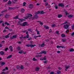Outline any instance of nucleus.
<instances>
[{
  "instance_id": "f257e3e1",
  "label": "nucleus",
  "mask_w": 74,
  "mask_h": 74,
  "mask_svg": "<svg viewBox=\"0 0 74 74\" xmlns=\"http://www.w3.org/2000/svg\"><path fill=\"white\" fill-rule=\"evenodd\" d=\"M19 20L20 21H18V23H19V25H20V24H21L22 23V22H23V21H26V20L25 19L23 18V19H21V18H20L19 19Z\"/></svg>"
},
{
  "instance_id": "f03ea898",
  "label": "nucleus",
  "mask_w": 74,
  "mask_h": 74,
  "mask_svg": "<svg viewBox=\"0 0 74 74\" xmlns=\"http://www.w3.org/2000/svg\"><path fill=\"white\" fill-rule=\"evenodd\" d=\"M27 22H24L23 23V25L22 24H20V25L22 26H29V25H27Z\"/></svg>"
},
{
  "instance_id": "7ed1b4c3",
  "label": "nucleus",
  "mask_w": 74,
  "mask_h": 74,
  "mask_svg": "<svg viewBox=\"0 0 74 74\" xmlns=\"http://www.w3.org/2000/svg\"><path fill=\"white\" fill-rule=\"evenodd\" d=\"M58 6L59 7H62V8L64 7V5L63 3H59Z\"/></svg>"
},
{
  "instance_id": "20e7f679",
  "label": "nucleus",
  "mask_w": 74,
  "mask_h": 74,
  "mask_svg": "<svg viewBox=\"0 0 74 74\" xmlns=\"http://www.w3.org/2000/svg\"><path fill=\"white\" fill-rule=\"evenodd\" d=\"M33 7H34V6L32 4H30L28 5V8L30 9H32Z\"/></svg>"
},
{
  "instance_id": "39448f33",
  "label": "nucleus",
  "mask_w": 74,
  "mask_h": 74,
  "mask_svg": "<svg viewBox=\"0 0 74 74\" xmlns=\"http://www.w3.org/2000/svg\"><path fill=\"white\" fill-rule=\"evenodd\" d=\"M26 34H27V35H26V36H24V38H29V34H28V32H26Z\"/></svg>"
},
{
  "instance_id": "423d86ee",
  "label": "nucleus",
  "mask_w": 74,
  "mask_h": 74,
  "mask_svg": "<svg viewBox=\"0 0 74 74\" xmlns=\"http://www.w3.org/2000/svg\"><path fill=\"white\" fill-rule=\"evenodd\" d=\"M45 12H44V11L43 10L39 11V14H45Z\"/></svg>"
},
{
  "instance_id": "0eeeda50",
  "label": "nucleus",
  "mask_w": 74,
  "mask_h": 74,
  "mask_svg": "<svg viewBox=\"0 0 74 74\" xmlns=\"http://www.w3.org/2000/svg\"><path fill=\"white\" fill-rule=\"evenodd\" d=\"M69 25L66 24L64 25V29H67L69 28Z\"/></svg>"
},
{
  "instance_id": "6e6552de",
  "label": "nucleus",
  "mask_w": 74,
  "mask_h": 74,
  "mask_svg": "<svg viewBox=\"0 0 74 74\" xmlns=\"http://www.w3.org/2000/svg\"><path fill=\"white\" fill-rule=\"evenodd\" d=\"M17 37V35H15L13 36L12 37H10V39H12V40H13L14 38H15V39Z\"/></svg>"
},
{
  "instance_id": "1a4fd4ad",
  "label": "nucleus",
  "mask_w": 74,
  "mask_h": 74,
  "mask_svg": "<svg viewBox=\"0 0 74 74\" xmlns=\"http://www.w3.org/2000/svg\"><path fill=\"white\" fill-rule=\"evenodd\" d=\"M38 18V16L37 15H35L34 16V17L32 18V19H37Z\"/></svg>"
},
{
  "instance_id": "9d476101",
  "label": "nucleus",
  "mask_w": 74,
  "mask_h": 74,
  "mask_svg": "<svg viewBox=\"0 0 74 74\" xmlns=\"http://www.w3.org/2000/svg\"><path fill=\"white\" fill-rule=\"evenodd\" d=\"M68 17L69 18H73L74 17V16L73 14H70L69 15Z\"/></svg>"
},
{
  "instance_id": "9b49d317",
  "label": "nucleus",
  "mask_w": 74,
  "mask_h": 74,
  "mask_svg": "<svg viewBox=\"0 0 74 74\" xmlns=\"http://www.w3.org/2000/svg\"><path fill=\"white\" fill-rule=\"evenodd\" d=\"M12 3V2H11V1L9 0L7 4L8 5H11Z\"/></svg>"
},
{
  "instance_id": "f8f14e48",
  "label": "nucleus",
  "mask_w": 74,
  "mask_h": 74,
  "mask_svg": "<svg viewBox=\"0 0 74 74\" xmlns=\"http://www.w3.org/2000/svg\"><path fill=\"white\" fill-rule=\"evenodd\" d=\"M47 51H41V53H42H42H44V54H45V55H46V54H47Z\"/></svg>"
},
{
  "instance_id": "ddd939ff",
  "label": "nucleus",
  "mask_w": 74,
  "mask_h": 74,
  "mask_svg": "<svg viewBox=\"0 0 74 74\" xmlns=\"http://www.w3.org/2000/svg\"><path fill=\"white\" fill-rule=\"evenodd\" d=\"M44 28H45L46 29H49V27L45 25H44Z\"/></svg>"
},
{
  "instance_id": "4468645a",
  "label": "nucleus",
  "mask_w": 74,
  "mask_h": 74,
  "mask_svg": "<svg viewBox=\"0 0 74 74\" xmlns=\"http://www.w3.org/2000/svg\"><path fill=\"white\" fill-rule=\"evenodd\" d=\"M9 49L10 50V51L11 52H12L13 51V50H12V47L11 46H10L9 47Z\"/></svg>"
},
{
  "instance_id": "2eb2a0df",
  "label": "nucleus",
  "mask_w": 74,
  "mask_h": 74,
  "mask_svg": "<svg viewBox=\"0 0 74 74\" xmlns=\"http://www.w3.org/2000/svg\"><path fill=\"white\" fill-rule=\"evenodd\" d=\"M62 40L63 42H66V41H67V39L66 38H64L63 39H62Z\"/></svg>"
},
{
  "instance_id": "dca6fc26",
  "label": "nucleus",
  "mask_w": 74,
  "mask_h": 74,
  "mask_svg": "<svg viewBox=\"0 0 74 74\" xmlns=\"http://www.w3.org/2000/svg\"><path fill=\"white\" fill-rule=\"evenodd\" d=\"M25 11V10L24 9V8L21 9V12H22L23 13L24 12V11Z\"/></svg>"
},
{
  "instance_id": "f3484780",
  "label": "nucleus",
  "mask_w": 74,
  "mask_h": 74,
  "mask_svg": "<svg viewBox=\"0 0 74 74\" xmlns=\"http://www.w3.org/2000/svg\"><path fill=\"white\" fill-rule=\"evenodd\" d=\"M18 53L20 54H22V53H23V51L21 50L20 51L18 52Z\"/></svg>"
},
{
  "instance_id": "a211bd4d",
  "label": "nucleus",
  "mask_w": 74,
  "mask_h": 74,
  "mask_svg": "<svg viewBox=\"0 0 74 74\" xmlns=\"http://www.w3.org/2000/svg\"><path fill=\"white\" fill-rule=\"evenodd\" d=\"M12 55H10L6 58V59H10L11 58H12Z\"/></svg>"
},
{
  "instance_id": "6ab92c4d",
  "label": "nucleus",
  "mask_w": 74,
  "mask_h": 74,
  "mask_svg": "<svg viewBox=\"0 0 74 74\" xmlns=\"http://www.w3.org/2000/svg\"><path fill=\"white\" fill-rule=\"evenodd\" d=\"M61 37L63 38L65 37H66V35H65V34H62L61 35Z\"/></svg>"
},
{
  "instance_id": "aec40b11",
  "label": "nucleus",
  "mask_w": 74,
  "mask_h": 74,
  "mask_svg": "<svg viewBox=\"0 0 74 74\" xmlns=\"http://www.w3.org/2000/svg\"><path fill=\"white\" fill-rule=\"evenodd\" d=\"M7 11V9H4L3 10H2V11L1 12V13L3 14V12H5V11Z\"/></svg>"
},
{
  "instance_id": "412c9836",
  "label": "nucleus",
  "mask_w": 74,
  "mask_h": 74,
  "mask_svg": "<svg viewBox=\"0 0 74 74\" xmlns=\"http://www.w3.org/2000/svg\"><path fill=\"white\" fill-rule=\"evenodd\" d=\"M29 17V16H26L24 17V18L25 19H28V18Z\"/></svg>"
},
{
  "instance_id": "4be33fe9",
  "label": "nucleus",
  "mask_w": 74,
  "mask_h": 74,
  "mask_svg": "<svg viewBox=\"0 0 74 74\" xmlns=\"http://www.w3.org/2000/svg\"><path fill=\"white\" fill-rule=\"evenodd\" d=\"M4 52L3 51H1L0 52V54L1 55H4Z\"/></svg>"
},
{
  "instance_id": "5701e85b",
  "label": "nucleus",
  "mask_w": 74,
  "mask_h": 74,
  "mask_svg": "<svg viewBox=\"0 0 74 74\" xmlns=\"http://www.w3.org/2000/svg\"><path fill=\"white\" fill-rule=\"evenodd\" d=\"M5 25H7L8 26L10 25V24H9L8 22H5Z\"/></svg>"
},
{
  "instance_id": "b1692460",
  "label": "nucleus",
  "mask_w": 74,
  "mask_h": 74,
  "mask_svg": "<svg viewBox=\"0 0 74 74\" xmlns=\"http://www.w3.org/2000/svg\"><path fill=\"white\" fill-rule=\"evenodd\" d=\"M14 8L12 7H9L8 9V10H13Z\"/></svg>"
},
{
  "instance_id": "393cba45",
  "label": "nucleus",
  "mask_w": 74,
  "mask_h": 74,
  "mask_svg": "<svg viewBox=\"0 0 74 74\" xmlns=\"http://www.w3.org/2000/svg\"><path fill=\"white\" fill-rule=\"evenodd\" d=\"M69 51H70V52H74V49H73V48H71L70 49Z\"/></svg>"
},
{
  "instance_id": "a878e982",
  "label": "nucleus",
  "mask_w": 74,
  "mask_h": 74,
  "mask_svg": "<svg viewBox=\"0 0 74 74\" xmlns=\"http://www.w3.org/2000/svg\"><path fill=\"white\" fill-rule=\"evenodd\" d=\"M5 63L4 62H2L1 64V66H3L5 65Z\"/></svg>"
},
{
  "instance_id": "bb28decb",
  "label": "nucleus",
  "mask_w": 74,
  "mask_h": 74,
  "mask_svg": "<svg viewBox=\"0 0 74 74\" xmlns=\"http://www.w3.org/2000/svg\"><path fill=\"white\" fill-rule=\"evenodd\" d=\"M34 46H36V45H31V48H33L34 47Z\"/></svg>"
},
{
  "instance_id": "cd10ccee",
  "label": "nucleus",
  "mask_w": 74,
  "mask_h": 74,
  "mask_svg": "<svg viewBox=\"0 0 74 74\" xmlns=\"http://www.w3.org/2000/svg\"><path fill=\"white\" fill-rule=\"evenodd\" d=\"M58 18H61V17H62V15L61 14H58Z\"/></svg>"
},
{
  "instance_id": "c85d7f7f",
  "label": "nucleus",
  "mask_w": 74,
  "mask_h": 74,
  "mask_svg": "<svg viewBox=\"0 0 74 74\" xmlns=\"http://www.w3.org/2000/svg\"><path fill=\"white\" fill-rule=\"evenodd\" d=\"M14 19H18V16H16L15 17H14Z\"/></svg>"
},
{
  "instance_id": "c756f323",
  "label": "nucleus",
  "mask_w": 74,
  "mask_h": 74,
  "mask_svg": "<svg viewBox=\"0 0 74 74\" xmlns=\"http://www.w3.org/2000/svg\"><path fill=\"white\" fill-rule=\"evenodd\" d=\"M33 61H37V59H36L35 57H34L33 58Z\"/></svg>"
},
{
  "instance_id": "7c9ffc66",
  "label": "nucleus",
  "mask_w": 74,
  "mask_h": 74,
  "mask_svg": "<svg viewBox=\"0 0 74 74\" xmlns=\"http://www.w3.org/2000/svg\"><path fill=\"white\" fill-rule=\"evenodd\" d=\"M56 25L55 24H53L52 25L51 27H56Z\"/></svg>"
},
{
  "instance_id": "2f4dec72",
  "label": "nucleus",
  "mask_w": 74,
  "mask_h": 74,
  "mask_svg": "<svg viewBox=\"0 0 74 74\" xmlns=\"http://www.w3.org/2000/svg\"><path fill=\"white\" fill-rule=\"evenodd\" d=\"M31 45L30 44H27L26 45V46H27V47H31Z\"/></svg>"
},
{
  "instance_id": "473e14b6",
  "label": "nucleus",
  "mask_w": 74,
  "mask_h": 74,
  "mask_svg": "<svg viewBox=\"0 0 74 74\" xmlns=\"http://www.w3.org/2000/svg\"><path fill=\"white\" fill-rule=\"evenodd\" d=\"M16 68H17V69L20 70V67L18 65H17V66H16Z\"/></svg>"
},
{
  "instance_id": "72a5a7b5",
  "label": "nucleus",
  "mask_w": 74,
  "mask_h": 74,
  "mask_svg": "<svg viewBox=\"0 0 74 74\" xmlns=\"http://www.w3.org/2000/svg\"><path fill=\"white\" fill-rule=\"evenodd\" d=\"M54 7H55L56 9H58V6H57V5L56 4L54 6Z\"/></svg>"
},
{
  "instance_id": "f704fd0d",
  "label": "nucleus",
  "mask_w": 74,
  "mask_h": 74,
  "mask_svg": "<svg viewBox=\"0 0 74 74\" xmlns=\"http://www.w3.org/2000/svg\"><path fill=\"white\" fill-rule=\"evenodd\" d=\"M45 46V43H42V44L41 45V47H44Z\"/></svg>"
},
{
  "instance_id": "c9c22d12",
  "label": "nucleus",
  "mask_w": 74,
  "mask_h": 74,
  "mask_svg": "<svg viewBox=\"0 0 74 74\" xmlns=\"http://www.w3.org/2000/svg\"><path fill=\"white\" fill-rule=\"evenodd\" d=\"M27 15L28 16H31V17H32V16H33V15H32V14H27Z\"/></svg>"
},
{
  "instance_id": "e433bc0d",
  "label": "nucleus",
  "mask_w": 74,
  "mask_h": 74,
  "mask_svg": "<svg viewBox=\"0 0 74 74\" xmlns=\"http://www.w3.org/2000/svg\"><path fill=\"white\" fill-rule=\"evenodd\" d=\"M39 70H40V68H36V71H39Z\"/></svg>"
},
{
  "instance_id": "4c0bfd02",
  "label": "nucleus",
  "mask_w": 74,
  "mask_h": 74,
  "mask_svg": "<svg viewBox=\"0 0 74 74\" xmlns=\"http://www.w3.org/2000/svg\"><path fill=\"white\" fill-rule=\"evenodd\" d=\"M28 31L30 32H33V31L32 29H31V28H29L28 29Z\"/></svg>"
},
{
  "instance_id": "58836bf2",
  "label": "nucleus",
  "mask_w": 74,
  "mask_h": 74,
  "mask_svg": "<svg viewBox=\"0 0 74 74\" xmlns=\"http://www.w3.org/2000/svg\"><path fill=\"white\" fill-rule=\"evenodd\" d=\"M23 68H24V67H23V66L22 65L21 66V67H20V69H21V70H22L23 69Z\"/></svg>"
},
{
  "instance_id": "ea45409f",
  "label": "nucleus",
  "mask_w": 74,
  "mask_h": 74,
  "mask_svg": "<svg viewBox=\"0 0 74 74\" xmlns=\"http://www.w3.org/2000/svg\"><path fill=\"white\" fill-rule=\"evenodd\" d=\"M47 57L46 56H45L44 58H43V60H47V58H46Z\"/></svg>"
},
{
  "instance_id": "a19ab883",
  "label": "nucleus",
  "mask_w": 74,
  "mask_h": 74,
  "mask_svg": "<svg viewBox=\"0 0 74 74\" xmlns=\"http://www.w3.org/2000/svg\"><path fill=\"white\" fill-rule=\"evenodd\" d=\"M20 47H17V49L18 50V51H21V49H20Z\"/></svg>"
},
{
  "instance_id": "79ce46f5",
  "label": "nucleus",
  "mask_w": 74,
  "mask_h": 74,
  "mask_svg": "<svg viewBox=\"0 0 74 74\" xmlns=\"http://www.w3.org/2000/svg\"><path fill=\"white\" fill-rule=\"evenodd\" d=\"M26 3L25 2H23V6H26Z\"/></svg>"
},
{
  "instance_id": "37998d69",
  "label": "nucleus",
  "mask_w": 74,
  "mask_h": 74,
  "mask_svg": "<svg viewBox=\"0 0 74 74\" xmlns=\"http://www.w3.org/2000/svg\"><path fill=\"white\" fill-rule=\"evenodd\" d=\"M35 15H37V14H39V11H38L37 12H36L34 13Z\"/></svg>"
},
{
  "instance_id": "c03bdc74",
  "label": "nucleus",
  "mask_w": 74,
  "mask_h": 74,
  "mask_svg": "<svg viewBox=\"0 0 74 74\" xmlns=\"http://www.w3.org/2000/svg\"><path fill=\"white\" fill-rule=\"evenodd\" d=\"M57 73L58 74H61V71H58L57 72Z\"/></svg>"
},
{
  "instance_id": "a18cd8bd",
  "label": "nucleus",
  "mask_w": 74,
  "mask_h": 74,
  "mask_svg": "<svg viewBox=\"0 0 74 74\" xmlns=\"http://www.w3.org/2000/svg\"><path fill=\"white\" fill-rule=\"evenodd\" d=\"M59 31H57L56 32V33L57 34H59Z\"/></svg>"
},
{
  "instance_id": "49530a36",
  "label": "nucleus",
  "mask_w": 74,
  "mask_h": 74,
  "mask_svg": "<svg viewBox=\"0 0 74 74\" xmlns=\"http://www.w3.org/2000/svg\"><path fill=\"white\" fill-rule=\"evenodd\" d=\"M71 27L72 28V29L73 30L74 29V24H73V26H72Z\"/></svg>"
},
{
  "instance_id": "de8ad7c7",
  "label": "nucleus",
  "mask_w": 74,
  "mask_h": 74,
  "mask_svg": "<svg viewBox=\"0 0 74 74\" xmlns=\"http://www.w3.org/2000/svg\"><path fill=\"white\" fill-rule=\"evenodd\" d=\"M5 50V51H7V50H8V47L6 48Z\"/></svg>"
},
{
  "instance_id": "09e8293b",
  "label": "nucleus",
  "mask_w": 74,
  "mask_h": 74,
  "mask_svg": "<svg viewBox=\"0 0 74 74\" xmlns=\"http://www.w3.org/2000/svg\"><path fill=\"white\" fill-rule=\"evenodd\" d=\"M45 6H47V5H48V3L47 2H46V3H45Z\"/></svg>"
},
{
  "instance_id": "8fccbe9b",
  "label": "nucleus",
  "mask_w": 74,
  "mask_h": 74,
  "mask_svg": "<svg viewBox=\"0 0 74 74\" xmlns=\"http://www.w3.org/2000/svg\"><path fill=\"white\" fill-rule=\"evenodd\" d=\"M9 36L7 35L5 36V38H9Z\"/></svg>"
},
{
  "instance_id": "3c124183",
  "label": "nucleus",
  "mask_w": 74,
  "mask_h": 74,
  "mask_svg": "<svg viewBox=\"0 0 74 74\" xmlns=\"http://www.w3.org/2000/svg\"><path fill=\"white\" fill-rule=\"evenodd\" d=\"M40 24L41 25H43L44 24V23L40 22Z\"/></svg>"
},
{
  "instance_id": "603ef678",
  "label": "nucleus",
  "mask_w": 74,
  "mask_h": 74,
  "mask_svg": "<svg viewBox=\"0 0 74 74\" xmlns=\"http://www.w3.org/2000/svg\"><path fill=\"white\" fill-rule=\"evenodd\" d=\"M8 14H6V15L5 16V17L6 18H7L8 17Z\"/></svg>"
},
{
  "instance_id": "864d4df0",
  "label": "nucleus",
  "mask_w": 74,
  "mask_h": 74,
  "mask_svg": "<svg viewBox=\"0 0 74 74\" xmlns=\"http://www.w3.org/2000/svg\"><path fill=\"white\" fill-rule=\"evenodd\" d=\"M69 67H70V66H66V69H69Z\"/></svg>"
},
{
  "instance_id": "5fc2aeb1",
  "label": "nucleus",
  "mask_w": 74,
  "mask_h": 74,
  "mask_svg": "<svg viewBox=\"0 0 74 74\" xmlns=\"http://www.w3.org/2000/svg\"><path fill=\"white\" fill-rule=\"evenodd\" d=\"M7 74V73H5L4 72H2L1 73V74Z\"/></svg>"
},
{
  "instance_id": "6e6d98bb",
  "label": "nucleus",
  "mask_w": 74,
  "mask_h": 74,
  "mask_svg": "<svg viewBox=\"0 0 74 74\" xmlns=\"http://www.w3.org/2000/svg\"><path fill=\"white\" fill-rule=\"evenodd\" d=\"M40 32L39 31H37V34H40L39 33Z\"/></svg>"
},
{
  "instance_id": "4d7b16f0",
  "label": "nucleus",
  "mask_w": 74,
  "mask_h": 74,
  "mask_svg": "<svg viewBox=\"0 0 74 74\" xmlns=\"http://www.w3.org/2000/svg\"><path fill=\"white\" fill-rule=\"evenodd\" d=\"M7 32V30L5 29H4L3 31V33H5Z\"/></svg>"
},
{
  "instance_id": "13d9d810",
  "label": "nucleus",
  "mask_w": 74,
  "mask_h": 74,
  "mask_svg": "<svg viewBox=\"0 0 74 74\" xmlns=\"http://www.w3.org/2000/svg\"><path fill=\"white\" fill-rule=\"evenodd\" d=\"M50 30L49 31V33H52V29H50Z\"/></svg>"
},
{
  "instance_id": "bf43d9fd",
  "label": "nucleus",
  "mask_w": 74,
  "mask_h": 74,
  "mask_svg": "<svg viewBox=\"0 0 74 74\" xmlns=\"http://www.w3.org/2000/svg\"><path fill=\"white\" fill-rule=\"evenodd\" d=\"M23 53L24 54V55H25V54H26V51H25V52H24V51H23Z\"/></svg>"
},
{
  "instance_id": "052dcab7",
  "label": "nucleus",
  "mask_w": 74,
  "mask_h": 74,
  "mask_svg": "<svg viewBox=\"0 0 74 74\" xmlns=\"http://www.w3.org/2000/svg\"><path fill=\"white\" fill-rule=\"evenodd\" d=\"M34 38L35 39H36L37 37H38L37 36H34Z\"/></svg>"
},
{
  "instance_id": "680f3d73",
  "label": "nucleus",
  "mask_w": 74,
  "mask_h": 74,
  "mask_svg": "<svg viewBox=\"0 0 74 74\" xmlns=\"http://www.w3.org/2000/svg\"><path fill=\"white\" fill-rule=\"evenodd\" d=\"M65 14H66V15H67V14H69V13H67V12H66Z\"/></svg>"
},
{
  "instance_id": "e2e57ef3",
  "label": "nucleus",
  "mask_w": 74,
  "mask_h": 74,
  "mask_svg": "<svg viewBox=\"0 0 74 74\" xmlns=\"http://www.w3.org/2000/svg\"><path fill=\"white\" fill-rule=\"evenodd\" d=\"M5 69H6V70H8V68L7 67H5Z\"/></svg>"
},
{
  "instance_id": "0e129e2a",
  "label": "nucleus",
  "mask_w": 74,
  "mask_h": 74,
  "mask_svg": "<svg viewBox=\"0 0 74 74\" xmlns=\"http://www.w3.org/2000/svg\"><path fill=\"white\" fill-rule=\"evenodd\" d=\"M5 29H9V28L7 26H6L5 28Z\"/></svg>"
},
{
  "instance_id": "69168bd1",
  "label": "nucleus",
  "mask_w": 74,
  "mask_h": 74,
  "mask_svg": "<svg viewBox=\"0 0 74 74\" xmlns=\"http://www.w3.org/2000/svg\"><path fill=\"white\" fill-rule=\"evenodd\" d=\"M50 74H54V72H51L50 73Z\"/></svg>"
},
{
  "instance_id": "338daca9",
  "label": "nucleus",
  "mask_w": 74,
  "mask_h": 74,
  "mask_svg": "<svg viewBox=\"0 0 74 74\" xmlns=\"http://www.w3.org/2000/svg\"><path fill=\"white\" fill-rule=\"evenodd\" d=\"M66 33L68 32H69V29H67L66 31Z\"/></svg>"
},
{
  "instance_id": "774afa93",
  "label": "nucleus",
  "mask_w": 74,
  "mask_h": 74,
  "mask_svg": "<svg viewBox=\"0 0 74 74\" xmlns=\"http://www.w3.org/2000/svg\"><path fill=\"white\" fill-rule=\"evenodd\" d=\"M71 36H74V32H73V33L71 34Z\"/></svg>"
}]
</instances>
